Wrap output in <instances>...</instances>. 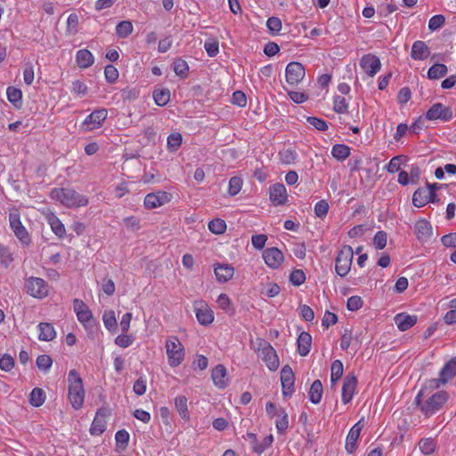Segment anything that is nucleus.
<instances>
[{"label":"nucleus","mask_w":456,"mask_h":456,"mask_svg":"<svg viewBox=\"0 0 456 456\" xmlns=\"http://www.w3.org/2000/svg\"><path fill=\"white\" fill-rule=\"evenodd\" d=\"M73 310L87 336L94 338L99 330V323L89 306L83 300L76 298L73 300Z\"/></svg>","instance_id":"1"},{"label":"nucleus","mask_w":456,"mask_h":456,"mask_svg":"<svg viewBox=\"0 0 456 456\" xmlns=\"http://www.w3.org/2000/svg\"><path fill=\"white\" fill-rule=\"evenodd\" d=\"M68 400L75 410L83 407L86 396L84 382L76 370H70L68 374Z\"/></svg>","instance_id":"2"},{"label":"nucleus","mask_w":456,"mask_h":456,"mask_svg":"<svg viewBox=\"0 0 456 456\" xmlns=\"http://www.w3.org/2000/svg\"><path fill=\"white\" fill-rule=\"evenodd\" d=\"M50 197L61 205L76 208L85 207L88 204V198L70 188H55L52 190Z\"/></svg>","instance_id":"3"},{"label":"nucleus","mask_w":456,"mask_h":456,"mask_svg":"<svg viewBox=\"0 0 456 456\" xmlns=\"http://www.w3.org/2000/svg\"><path fill=\"white\" fill-rule=\"evenodd\" d=\"M165 352L167 363L171 368L180 366L185 360V347L176 336H168L166 338Z\"/></svg>","instance_id":"4"},{"label":"nucleus","mask_w":456,"mask_h":456,"mask_svg":"<svg viewBox=\"0 0 456 456\" xmlns=\"http://www.w3.org/2000/svg\"><path fill=\"white\" fill-rule=\"evenodd\" d=\"M425 394V390H420L416 396L417 404L420 405L421 411L426 415H432L438 411L443 404L447 401V395L445 392H437L432 395L424 403H421V398Z\"/></svg>","instance_id":"5"},{"label":"nucleus","mask_w":456,"mask_h":456,"mask_svg":"<svg viewBox=\"0 0 456 456\" xmlns=\"http://www.w3.org/2000/svg\"><path fill=\"white\" fill-rule=\"evenodd\" d=\"M258 356L265 362L266 367L271 371H275L280 366L279 357L274 348L266 341L259 340L256 348Z\"/></svg>","instance_id":"6"},{"label":"nucleus","mask_w":456,"mask_h":456,"mask_svg":"<svg viewBox=\"0 0 456 456\" xmlns=\"http://www.w3.org/2000/svg\"><path fill=\"white\" fill-rule=\"evenodd\" d=\"M26 292L37 299L45 298L49 295V285L38 277H28L25 281Z\"/></svg>","instance_id":"7"},{"label":"nucleus","mask_w":456,"mask_h":456,"mask_svg":"<svg viewBox=\"0 0 456 456\" xmlns=\"http://www.w3.org/2000/svg\"><path fill=\"white\" fill-rule=\"evenodd\" d=\"M9 222L12 231L17 239L23 245H29L31 239L28 232L26 227L22 224L20 221V216L17 209H13L9 214Z\"/></svg>","instance_id":"8"},{"label":"nucleus","mask_w":456,"mask_h":456,"mask_svg":"<svg viewBox=\"0 0 456 456\" xmlns=\"http://www.w3.org/2000/svg\"><path fill=\"white\" fill-rule=\"evenodd\" d=\"M354 258V251L350 246H344L340 249L336 258V272L341 276L345 277L350 271Z\"/></svg>","instance_id":"9"},{"label":"nucleus","mask_w":456,"mask_h":456,"mask_svg":"<svg viewBox=\"0 0 456 456\" xmlns=\"http://www.w3.org/2000/svg\"><path fill=\"white\" fill-rule=\"evenodd\" d=\"M193 310L200 324L208 326L213 323L215 320L214 311L205 300H195Z\"/></svg>","instance_id":"10"},{"label":"nucleus","mask_w":456,"mask_h":456,"mask_svg":"<svg viewBox=\"0 0 456 456\" xmlns=\"http://www.w3.org/2000/svg\"><path fill=\"white\" fill-rule=\"evenodd\" d=\"M108 117L106 109H98L88 115L81 124V128L86 132L100 128Z\"/></svg>","instance_id":"11"},{"label":"nucleus","mask_w":456,"mask_h":456,"mask_svg":"<svg viewBox=\"0 0 456 456\" xmlns=\"http://www.w3.org/2000/svg\"><path fill=\"white\" fill-rule=\"evenodd\" d=\"M172 200V195L164 191H157L148 193L143 200V206L146 209H154L160 208Z\"/></svg>","instance_id":"12"},{"label":"nucleus","mask_w":456,"mask_h":456,"mask_svg":"<svg viewBox=\"0 0 456 456\" xmlns=\"http://www.w3.org/2000/svg\"><path fill=\"white\" fill-rule=\"evenodd\" d=\"M305 71L304 66L297 61L289 62L285 69V77L288 84L296 86L305 77Z\"/></svg>","instance_id":"13"},{"label":"nucleus","mask_w":456,"mask_h":456,"mask_svg":"<svg viewBox=\"0 0 456 456\" xmlns=\"http://www.w3.org/2000/svg\"><path fill=\"white\" fill-rule=\"evenodd\" d=\"M213 272L216 281L218 283H227L232 280L235 269L232 265L227 263H215L213 265Z\"/></svg>","instance_id":"14"},{"label":"nucleus","mask_w":456,"mask_h":456,"mask_svg":"<svg viewBox=\"0 0 456 456\" xmlns=\"http://www.w3.org/2000/svg\"><path fill=\"white\" fill-rule=\"evenodd\" d=\"M263 258L265 265L272 269L280 268L284 262L283 253L275 247L265 249L263 252Z\"/></svg>","instance_id":"15"},{"label":"nucleus","mask_w":456,"mask_h":456,"mask_svg":"<svg viewBox=\"0 0 456 456\" xmlns=\"http://www.w3.org/2000/svg\"><path fill=\"white\" fill-rule=\"evenodd\" d=\"M435 189L433 186L428 185L424 188L418 189L412 196V203L417 208H421L428 202H434L435 200Z\"/></svg>","instance_id":"16"},{"label":"nucleus","mask_w":456,"mask_h":456,"mask_svg":"<svg viewBox=\"0 0 456 456\" xmlns=\"http://www.w3.org/2000/svg\"><path fill=\"white\" fill-rule=\"evenodd\" d=\"M281 382L283 396H291L294 393L295 376L289 365H285L281 370Z\"/></svg>","instance_id":"17"},{"label":"nucleus","mask_w":456,"mask_h":456,"mask_svg":"<svg viewBox=\"0 0 456 456\" xmlns=\"http://www.w3.org/2000/svg\"><path fill=\"white\" fill-rule=\"evenodd\" d=\"M360 67L370 77H374L380 70L381 62L376 55L368 53L361 58Z\"/></svg>","instance_id":"18"},{"label":"nucleus","mask_w":456,"mask_h":456,"mask_svg":"<svg viewBox=\"0 0 456 456\" xmlns=\"http://www.w3.org/2000/svg\"><path fill=\"white\" fill-rule=\"evenodd\" d=\"M287 189L282 183H274L269 188V199L274 206H283L288 202Z\"/></svg>","instance_id":"19"},{"label":"nucleus","mask_w":456,"mask_h":456,"mask_svg":"<svg viewBox=\"0 0 456 456\" xmlns=\"http://www.w3.org/2000/svg\"><path fill=\"white\" fill-rule=\"evenodd\" d=\"M426 118L429 120L448 121L452 118V112L450 108L441 103H436L427 111Z\"/></svg>","instance_id":"20"},{"label":"nucleus","mask_w":456,"mask_h":456,"mask_svg":"<svg viewBox=\"0 0 456 456\" xmlns=\"http://www.w3.org/2000/svg\"><path fill=\"white\" fill-rule=\"evenodd\" d=\"M363 428L362 419L355 423L349 430L346 439V450L348 453H353L357 448V441L359 439L361 431Z\"/></svg>","instance_id":"21"},{"label":"nucleus","mask_w":456,"mask_h":456,"mask_svg":"<svg viewBox=\"0 0 456 456\" xmlns=\"http://www.w3.org/2000/svg\"><path fill=\"white\" fill-rule=\"evenodd\" d=\"M456 375V360L450 361L441 370L439 379H433L428 382L429 387H438L440 384L446 383Z\"/></svg>","instance_id":"22"},{"label":"nucleus","mask_w":456,"mask_h":456,"mask_svg":"<svg viewBox=\"0 0 456 456\" xmlns=\"http://www.w3.org/2000/svg\"><path fill=\"white\" fill-rule=\"evenodd\" d=\"M357 385V379L354 375H347L343 382L341 400L343 403H348L354 397Z\"/></svg>","instance_id":"23"},{"label":"nucleus","mask_w":456,"mask_h":456,"mask_svg":"<svg viewBox=\"0 0 456 456\" xmlns=\"http://www.w3.org/2000/svg\"><path fill=\"white\" fill-rule=\"evenodd\" d=\"M414 232L420 241H428L433 234L432 226L426 219H419L416 222Z\"/></svg>","instance_id":"24"},{"label":"nucleus","mask_w":456,"mask_h":456,"mask_svg":"<svg viewBox=\"0 0 456 456\" xmlns=\"http://www.w3.org/2000/svg\"><path fill=\"white\" fill-rule=\"evenodd\" d=\"M211 377L214 385L220 389L225 388L229 384L226 369L222 364L216 365L212 370Z\"/></svg>","instance_id":"25"},{"label":"nucleus","mask_w":456,"mask_h":456,"mask_svg":"<svg viewBox=\"0 0 456 456\" xmlns=\"http://www.w3.org/2000/svg\"><path fill=\"white\" fill-rule=\"evenodd\" d=\"M45 219L50 225L52 232L60 239L66 235V229L62 222L54 213L49 212L45 215Z\"/></svg>","instance_id":"26"},{"label":"nucleus","mask_w":456,"mask_h":456,"mask_svg":"<svg viewBox=\"0 0 456 456\" xmlns=\"http://www.w3.org/2000/svg\"><path fill=\"white\" fill-rule=\"evenodd\" d=\"M37 331L40 341L50 342L54 340L57 336L55 328L50 322H40L37 325Z\"/></svg>","instance_id":"27"},{"label":"nucleus","mask_w":456,"mask_h":456,"mask_svg":"<svg viewBox=\"0 0 456 456\" xmlns=\"http://www.w3.org/2000/svg\"><path fill=\"white\" fill-rule=\"evenodd\" d=\"M430 54V50L424 41H415L411 46V57L413 60L423 61Z\"/></svg>","instance_id":"28"},{"label":"nucleus","mask_w":456,"mask_h":456,"mask_svg":"<svg viewBox=\"0 0 456 456\" xmlns=\"http://www.w3.org/2000/svg\"><path fill=\"white\" fill-rule=\"evenodd\" d=\"M395 322L401 331H405L417 322V317L406 314H398L395 316Z\"/></svg>","instance_id":"29"},{"label":"nucleus","mask_w":456,"mask_h":456,"mask_svg":"<svg viewBox=\"0 0 456 456\" xmlns=\"http://www.w3.org/2000/svg\"><path fill=\"white\" fill-rule=\"evenodd\" d=\"M76 62L81 69H87L94 62L93 53L87 49H81L76 53Z\"/></svg>","instance_id":"30"},{"label":"nucleus","mask_w":456,"mask_h":456,"mask_svg":"<svg viewBox=\"0 0 456 456\" xmlns=\"http://www.w3.org/2000/svg\"><path fill=\"white\" fill-rule=\"evenodd\" d=\"M175 408L182 419L190 420V412L188 410V399L185 395H177L175 398Z\"/></svg>","instance_id":"31"},{"label":"nucleus","mask_w":456,"mask_h":456,"mask_svg":"<svg viewBox=\"0 0 456 456\" xmlns=\"http://www.w3.org/2000/svg\"><path fill=\"white\" fill-rule=\"evenodd\" d=\"M106 429V420L103 414L97 412L90 428V433L94 436L101 435Z\"/></svg>","instance_id":"32"},{"label":"nucleus","mask_w":456,"mask_h":456,"mask_svg":"<svg viewBox=\"0 0 456 456\" xmlns=\"http://www.w3.org/2000/svg\"><path fill=\"white\" fill-rule=\"evenodd\" d=\"M311 336L306 332H302L297 338L298 353L302 356H305L311 348Z\"/></svg>","instance_id":"33"},{"label":"nucleus","mask_w":456,"mask_h":456,"mask_svg":"<svg viewBox=\"0 0 456 456\" xmlns=\"http://www.w3.org/2000/svg\"><path fill=\"white\" fill-rule=\"evenodd\" d=\"M102 322L105 329L110 332H116L118 322L113 310H106L102 314Z\"/></svg>","instance_id":"34"},{"label":"nucleus","mask_w":456,"mask_h":456,"mask_svg":"<svg viewBox=\"0 0 456 456\" xmlns=\"http://www.w3.org/2000/svg\"><path fill=\"white\" fill-rule=\"evenodd\" d=\"M248 436L253 439V450L257 453H262L265 449L270 447L273 442V435L265 437L261 443L257 442L256 435L248 434Z\"/></svg>","instance_id":"35"},{"label":"nucleus","mask_w":456,"mask_h":456,"mask_svg":"<svg viewBox=\"0 0 456 456\" xmlns=\"http://www.w3.org/2000/svg\"><path fill=\"white\" fill-rule=\"evenodd\" d=\"M153 99L157 105L166 106L170 101V91L167 88H157L153 92Z\"/></svg>","instance_id":"36"},{"label":"nucleus","mask_w":456,"mask_h":456,"mask_svg":"<svg viewBox=\"0 0 456 456\" xmlns=\"http://www.w3.org/2000/svg\"><path fill=\"white\" fill-rule=\"evenodd\" d=\"M408 162V158L404 155H398L391 159L388 165L387 166V170L389 173L398 172L403 166H405Z\"/></svg>","instance_id":"37"},{"label":"nucleus","mask_w":456,"mask_h":456,"mask_svg":"<svg viewBox=\"0 0 456 456\" xmlns=\"http://www.w3.org/2000/svg\"><path fill=\"white\" fill-rule=\"evenodd\" d=\"M322 385L320 380H315L313 382L310 390H309V399L310 401L316 404L319 403L322 400Z\"/></svg>","instance_id":"38"},{"label":"nucleus","mask_w":456,"mask_h":456,"mask_svg":"<svg viewBox=\"0 0 456 456\" xmlns=\"http://www.w3.org/2000/svg\"><path fill=\"white\" fill-rule=\"evenodd\" d=\"M7 99L10 102H12L16 108H20L21 106L22 100V92L21 90L9 86L6 90Z\"/></svg>","instance_id":"39"},{"label":"nucleus","mask_w":456,"mask_h":456,"mask_svg":"<svg viewBox=\"0 0 456 456\" xmlns=\"http://www.w3.org/2000/svg\"><path fill=\"white\" fill-rule=\"evenodd\" d=\"M331 155L339 161H343L350 155V148L345 144H336L332 147Z\"/></svg>","instance_id":"40"},{"label":"nucleus","mask_w":456,"mask_h":456,"mask_svg":"<svg viewBox=\"0 0 456 456\" xmlns=\"http://www.w3.org/2000/svg\"><path fill=\"white\" fill-rule=\"evenodd\" d=\"M226 228L227 225L225 221L221 218L212 219L208 223L209 231L216 235L224 234L226 231Z\"/></svg>","instance_id":"41"},{"label":"nucleus","mask_w":456,"mask_h":456,"mask_svg":"<svg viewBox=\"0 0 456 456\" xmlns=\"http://www.w3.org/2000/svg\"><path fill=\"white\" fill-rule=\"evenodd\" d=\"M447 73V67L444 64L437 63L429 68L428 77L430 79L440 78Z\"/></svg>","instance_id":"42"},{"label":"nucleus","mask_w":456,"mask_h":456,"mask_svg":"<svg viewBox=\"0 0 456 456\" xmlns=\"http://www.w3.org/2000/svg\"><path fill=\"white\" fill-rule=\"evenodd\" d=\"M45 401V392L41 388H34L29 395V402L35 407L41 406Z\"/></svg>","instance_id":"43"},{"label":"nucleus","mask_w":456,"mask_h":456,"mask_svg":"<svg viewBox=\"0 0 456 456\" xmlns=\"http://www.w3.org/2000/svg\"><path fill=\"white\" fill-rule=\"evenodd\" d=\"M216 303L221 310L229 313L232 310V302L230 297L225 293H221L216 297Z\"/></svg>","instance_id":"44"},{"label":"nucleus","mask_w":456,"mask_h":456,"mask_svg":"<svg viewBox=\"0 0 456 456\" xmlns=\"http://www.w3.org/2000/svg\"><path fill=\"white\" fill-rule=\"evenodd\" d=\"M133 24L129 20L119 22L116 27V33L121 38L127 37L133 32Z\"/></svg>","instance_id":"45"},{"label":"nucleus","mask_w":456,"mask_h":456,"mask_svg":"<svg viewBox=\"0 0 456 456\" xmlns=\"http://www.w3.org/2000/svg\"><path fill=\"white\" fill-rule=\"evenodd\" d=\"M344 372L343 363L339 360H336L331 364V374H330V381L335 384L338 382L342 377Z\"/></svg>","instance_id":"46"},{"label":"nucleus","mask_w":456,"mask_h":456,"mask_svg":"<svg viewBox=\"0 0 456 456\" xmlns=\"http://www.w3.org/2000/svg\"><path fill=\"white\" fill-rule=\"evenodd\" d=\"M289 428V417L283 409L280 410L278 419L276 420L277 431L281 434L284 433Z\"/></svg>","instance_id":"47"},{"label":"nucleus","mask_w":456,"mask_h":456,"mask_svg":"<svg viewBox=\"0 0 456 456\" xmlns=\"http://www.w3.org/2000/svg\"><path fill=\"white\" fill-rule=\"evenodd\" d=\"M436 446V442L432 438H424L419 443V450L425 455H429L434 452Z\"/></svg>","instance_id":"48"},{"label":"nucleus","mask_w":456,"mask_h":456,"mask_svg":"<svg viewBox=\"0 0 456 456\" xmlns=\"http://www.w3.org/2000/svg\"><path fill=\"white\" fill-rule=\"evenodd\" d=\"M243 181L239 176H233L229 180L228 193L231 196L237 195L242 188Z\"/></svg>","instance_id":"49"},{"label":"nucleus","mask_w":456,"mask_h":456,"mask_svg":"<svg viewBox=\"0 0 456 456\" xmlns=\"http://www.w3.org/2000/svg\"><path fill=\"white\" fill-rule=\"evenodd\" d=\"M333 109L338 113H345L348 109V100L345 96L336 95L333 101Z\"/></svg>","instance_id":"50"},{"label":"nucleus","mask_w":456,"mask_h":456,"mask_svg":"<svg viewBox=\"0 0 456 456\" xmlns=\"http://www.w3.org/2000/svg\"><path fill=\"white\" fill-rule=\"evenodd\" d=\"M134 341V338L127 332H121L116 338L115 344L122 348L130 346Z\"/></svg>","instance_id":"51"},{"label":"nucleus","mask_w":456,"mask_h":456,"mask_svg":"<svg viewBox=\"0 0 456 456\" xmlns=\"http://www.w3.org/2000/svg\"><path fill=\"white\" fill-rule=\"evenodd\" d=\"M266 27L272 35L276 36L281 30V20L277 17H271L266 21Z\"/></svg>","instance_id":"52"},{"label":"nucleus","mask_w":456,"mask_h":456,"mask_svg":"<svg viewBox=\"0 0 456 456\" xmlns=\"http://www.w3.org/2000/svg\"><path fill=\"white\" fill-rule=\"evenodd\" d=\"M204 48L209 57H215L219 53V43L216 39L209 38L204 43Z\"/></svg>","instance_id":"53"},{"label":"nucleus","mask_w":456,"mask_h":456,"mask_svg":"<svg viewBox=\"0 0 456 456\" xmlns=\"http://www.w3.org/2000/svg\"><path fill=\"white\" fill-rule=\"evenodd\" d=\"M129 438L130 436L126 430H118L115 435L117 446L120 449H125L129 442Z\"/></svg>","instance_id":"54"},{"label":"nucleus","mask_w":456,"mask_h":456,"mask_svg":"<svg viewBox=\"0 0 456 456\" xmlns=\"http://www.w3.org/2000/svg\"><path fill=\"white\" fill-rule=\"evenodd\" d=\"M289 281L294 286H300L305 281V274L301 269H295L289 275Z\"/></svg>","instance_id":"55"},{"label":"nucleus","mask_w":456,"mask_h":456,"mask_svg":"<svg viewBox=\"0 0 456 456\" xmlns=\"http://www.w3.org/2000/svg\"><path fill=\"white\" fill-rule=\"evenodd\" d=\"M53 360L47 354H41L37 358V366L43 371H48L52 367Z\"/></svg>","instance_id":"56"},{"label":"nucleus","mask_w":456,"mask_h":456,"mask_svg":"<svg viewBox=\"0 0 456 456\" xmlns=\"http://www.w3.org/2000/svg\"><path fill=\"white\" fill-rule=\"evenodd\" d=\"M387 243V233L384 231L378 232L373 238V244L376 248L383 249Z\"/></svg>","instance_id":"57"},{"label":"nucleus","mask_w":456,"mask_h":456,"mask_svg":"<svg viewBox=\"0 0 456 456\" xmlns=\"http://www.w3.org/2000/svg\"><path fill=\"white\" fill-rule=\"evenodd\" d=\"M182 143V135L179 133L171 134L167 137V147L169 151H175Z\"/></svg>","instance_id":"58"},{"label":"nucleus","mask_w":456,"mask_h":456,"mask_svg":"<svg viewBox=\"0 0 456 456\" xmlns=\"http://www.w3.org/2000/svg\"><path fill=\"white\" fill-rule=\"evenodd\" d=\"M87 91L88 87L84 82L76 80L72 83L71 92L77 96L83 97L87 94Z\"/></svg>","instance_id":"59"},{"label":"nucleus","mask_w":456,"mask_h":456,"mask_svg":"<svg viewBox=\"0 0 456 456\" xmlns=\"http://www.w3.org/2000/svg\"><path fill=\"white\" fill-rule=\"evenodd\" d=\"M363 305V300L359 296H352L347 299L346 307L349 311H357Z\"/></svg>","instance_id":"60"},{"label":"nucleus","mask_w":456,"mask_h":456,"mask_svg":"<svg viewBox=\"0 0 456 456\" xmlns=\"http://www.w3.org/2000/svg\"><path fill=\"white\" fill-rule=\"evenodd\" d=\"M189 69L185 61L178 59L174 62V71L177 76L185 77Z\"/></svg>","instance_id":"61"},{"label":"nucleus","mask_w":456,"mask_h":456,"mask_svg":"<svg viewBox=\"0 0 456 456\" xmlns=\"http://www.w3.org/2000/svg\"><path fill=\"white\" fill-rule=\"evenodd\" d=\"M445 19L442 14H437L433 17L428 21V28L431 31L437 30L444 24Z\"/></svg>","instance_id":"62"},{"label":"nucleus","mask_w":456,"mask_h":456,"mask_svg":"<svg viewBox=\"0 0 456 456\" xmlns=\"http://www.w3.org/2000/svg\"><path fill=\"white\" fill-rule=\"evenodd\" d=\"M306 121L309 125L319 131H325L328 129V125L323 119L318 118L316 117H307Z\"/></svg>","instance_id":"63"},{"label":"nucleus","mask_w":456,"mask_h":456,"mask_svg":"<svg viewBox=\"0 0 456 456\" xmlns=\"http://www.w3.org/2000/svg\"><path fill=\"white\" fill-rule=\"evenodd\" d=\"M12 255L10 252L9 248L0 245V262L4 266H8L12 262Z\"/></svg>","instance_id":"64"}]
</instances>
